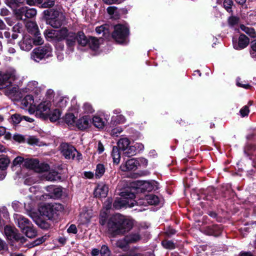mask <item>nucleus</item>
Masks as SVG:
<instances>
[{"mask_svg":"<svg viewBox=\"0 0 256 256\" xmlns=\"http://www.w3.org/2000/svg\"><path fill=\"white\" fill-rule=\"evenodd\" d=\"M132 226L133 222L132 220L126 218L118 214L112 216L108 222V231L114 236L130 230Z\"/></svg>","mask_w":256,"mask_h":256,"instance_id":"obj_1","label":"nucleus"},{"mask_svg":"<svg viewBox=\"0 0 256 256\" xmlns=\"http://www.w3.org/2000/svg\"><path fill=\"white\" fill-rule=\"evenodd\" d=\"M18 78L14 72L4 74L2 77L0 88L4 89L5 94L10 98L18 95V88L13 82Z\"/></svg>","mask_w":256,"mask_h":256,"instance_id":"obj_2","label":"nucleus"},{"mask_svg":"<svg viewBox=\"0 0 256 256\" xmlns=\"http://www.w3.org/2000/svg\"><path fill=\"white\" fill-rule=\"evenodd\" d=\"M122 198H116L113 206L116 209H120L124 206L132 207L135 204H144L146 202H142V200H140L136 202L134 198H136L135 194L132 192L126 191L122 193Z\"/></svg>","mask_w":256,"mask_h":256,"instance_id":"obj_3","label":"nucleus"},{"mask_svg":"<svg viewBox=\"0 0 256 256\" xmlns=\"http://www.w3.org/2000/svg\"><path fill=\"white\" fill-rule=\"evenodd\" d=\"M46 15L49 16L47 22L54 28L60 26L65 20L64 14L58 10L51 9L44 11Z\"/></svg>","mask_w":256,"mask_h":256,"instance_id":"obj_4","label":"nucleus"},{"mask_svg":"<svg viewBox=\"0 0 256 256\" xmlns=\"http://www.w3.org/2000/svg\"><path fill=\"white\" fill-rule=\"evenodd\" d=\"M128 34V28L126 25L118 24L114 26L112 36L117 42L123 44L126 42Z\"/></svg>","mask_w":256,"mask_h":256,"instance_id":"obj_5","label":"nucleus"},{"mask_svg":"<svg viewBox=\"0 0 256 256\" xmlns=\"http://www.w3.org/2000/svg\"><path fill=\"white\" fill-rule=\"evenodd\" d=\"M52 48L49 45L40 46L34 48L31 53V58L36 62L42 58H47L52 56Z\"/></svg>","mask_w":256,"mask_h":256,"instance_id":"obj_6","label":"nucleus"},{"mask_svg":"<svg viewBox=\"0 0 256 256\" xmlns=\"http://www.w3.org/2000/svg\"><path fill=\"white\" fill-rule=\"evenodd\" d=\"M61 152L64 158L66 159H74L76 154V159L79 160L81 158L82 155L76 150L72 145L67 143H62L60 145Z\"/></svg>","mask_w":256,"mask_h":256,"instance_id":"obj_7","label":"nucleus"},{"mask_svg":"<svg viewBox=\"0 0 256 256\" xmlns=\"http://www.w3.org/2000/svg\"><path fill=\"white\" fill-rule=\"evenodd\" d=\"M52 104L50 101L46 100L36 106V114L42 118H46L51 112Z\"/></svg>","mask_w":256,"mask_h":256,"instance_id":"obj_8","label":"nucleus"},{"mask_svg":"<svg viewBox=\"0 0 256 256\" xmlns=\"http://www.w3.org/2000/svg\"><path fill=\"white\" fill-rule=\"evenodd\" d=\"M66 38L67 44L69 46L74 45L75 42V34L68 33L67 28H62L58 30V41L61 40Z\"/></svg>","mask_w":256,"mask_h":256,"instance_id":"obj_9","label":"nucleus"},{"mask_svg":"<svg viewBox=\"0 0 256 256\" xmlns=\"http://www.w3.org/2000/svg\"><path fill=\"white\" fill-rule=\"evenodd\" d=\"M22 104L24 108H28L30 114H33L35 112L36 106L32 95L29 94L26 96L22 100Z\"/></svg>","mask_w":256,"mask_h":256,"instance_id":"obj_10","label":"nucleus"},{"mask_svg":"<svg viewBox=\"0 0 256 256\" xmlns=\"http://www.w3.org/2000/svg\"><path fill=\"white\" fill-rule=\"evenodd\" d=\"M4 232L10 239L13 238L16 241L20 242L21 243L25 242V238L20 234L16 233L11 226H6L4 228Z\"/></svg>","mask_w":256,"mask_h":256,"instance_id":"obj_11","label":"nucleus"},{"mask_svg":"<svg viewBox=\"0 0 256 256\" xmlns=\"http://www.w3.org/2000/svg\"><path fill=\"white\" fill-rule=\"evenodd\" d=\"M14 217L15 222L22 232L32 225L30 220L22 215L16 214L14 215Z\"/></svg>","mask_w":256,"mask_h":256,"instance_id":"obj_12","label":"nucleus"},{"mask_svg":"<svg viewBox=\"0 0 256 256\" xmlns=\"http://www.w3.org/2000/svg\"><path fill=\"white\" fill-rule=\"evenodd\" d=\"M138 165V160L134 158H131L122 163L120 168L122 171L129 172L135 170Z\"/></svg>","mask_w":256,"mask_h":256,"instance_id":"obj_13","label":"nucleus"},{"mask_svg":"<svg viewBox=\"0 0 256 256\" xmlns=\"http://www.w3.org/2000/svg\"><path fill=\"white\" fill-rule=\"evenodd\" d=\"M117 144L118 149L123 152L124 154L126 156L130 157V155L128 153L131 146L129 139L126 138H121L118 142Z\"/></svg>","mask_w":256,"mask_h":256,"instance_id":"obj_14","label":"nucleus"},{"mask_svg":"<svg viewBox=\"0 0 256 256\" xmlns=\"http://www.w3.org/2000/svg\"><path fill=\"white\" fill-rule=\"evenodd\" d=\"M108 186L103 183H100L98 184L95 188L94 194L96 198H106L108 194Z\"/></svg>","mask_w":256,"mask_h":256,"instance_id":"obj_15","label":"nucleus"},{"mask_svg":"<svg viewBox=\"0 0 256 256\" xmlns=\"http://www.w3.org/2000/svg\"><path fill=\"white\" fill-rule=\"evenodd\" d=\"M26 92H32L38 94L41 90V88L36 81L29 82L23 90Z\"/></svg>","mask_w":256,"mask_h":256,"instance_id":"obj_16","label":"nucleus"},{"mask_svg":"<svg viewBox=\"0 0 256 256\" xmlns=\"http://www.w3.org/2000/svg\"><path fill=\"white\" fill-rule=\"evenodd\" d=\"M52 208V204H48L40 206L38 208V211L40 215L44 216L48 218L53 217V211Z\"/></svg>","mask_w":256,"mask_h":256,"instance_id":"obj_17","label":"nucleus"},{"mask_svg":"<svg viewBox=\"0 0 256 256\" xmlns=\"http://www.w3.org/2000/svg\"><path fill=\"white\" fill-rule=\"evenodd\" d=\"M91 120L89 116H84L80 118L76 122V127L84 130L88 128L90 124Z\"/></svg>","mask_w":256,"mask_h":256,"instance_id":"obj_18","label":"nucleus"},{"mask_svg":"<svg viewBox=\"0 0 256 256\" xmlns=\"http://www.w3.org/2000/svg\"><path fill=\"white\" fill-rule=\"evenodd\" d=\"M20 46L23 50H30L32 47V38L30 36H25L23 40L20 42Z\"/></svg>","mask_w":256,"mask_h":256,"instance_id":"obj_19","label":"nucleus"},{"mask_svg":"<svg viewBox=\"0 0 256 256\" xmlns=\"http://www.w3.org/2000/svg\"><path fill=\"white\" fill-rule=\"evenodd\" d=\"M250 42L249 38L244 34H240L238 44H234V48L236 50H242L246 47Z\"/></svg>","mask_w":256,"mask_h":256,"instance_id":"obj_20","label":"nucleus"},{"mask_svg":"<svg viewBox=\"0 0 256 256\" xmlns=\"http://www.w3.org/2000/svg\"><path fill=\"white\" fill-rule=\"evenodd\" d=\"M23 166L29 169L34 170L36 172L39 170V162L36 159L26 158Z\"/></svg>","mask_w":256,"mask_h":256,"instance_id":"obj_21","label":"nucleus"},{"mask_svg":"<svg viewBox=\"0 0 256 256\" xmlns=\"http://www.w3.org/2000/svg\"><path fill=\"white\" fill-rule=\"evenodd\" d=\"M76 39L78 44L82 46L87 45L89 40V38H88L82 32H79L77 33L76 35L75 34Z\"/></svg>","mask_w":256,"mask_h":256,"instance_id":"obj_22","label":"nucleus"},{"mask_svg":"<svg viewBox=\"0 0 256 256\" xmlns=\"http://www.w3.org/2000/svg\"><path fill=\"white\" fill-rule=\"evenodd\" d=\"M44 34L48 40H58V30H46Z\"/></svg>","mask_w":256,"mask_h":256,"instance_id":"obj_23","label":"nucleus"},{"mask_svg":"<svg viewBox=\"0 0 256 256\" xmlns=\"http://www.w3.org/2000/svg\"><path fill=\"white\" fill-rule=\"evenodd\" d=\"M144 146L142 144L136 143L134 145H131L130 148V152H128L130 156L135 155L138 152L144 150Z\"/></svg>","mask_w":256,"mask_h":256,"instance_id":"obj_24","label":"nucleus"},{"mask_svg":"<svg viewBox=\"0 0 256 256\" xmlns=\"http://www.w3.org/2000/svg\"><path fill=\"white\" fill-rule=\"evenodd\" d=\"M28 30L32 34H36L39 30L36 24L32 20L28 21L26 24Z\"/></svg>","mask_w":256,"mask_h":256,"instance_id":"obj_25","label":"nucleus"},{"mask_svg":"<svg viewBox=\"0 0 256 256\" xmlns=\"http://www.w3.org/2000/svg\"><path fill=\"white\" fill-rule=\"evenodd\" d=\"M144 200L146 201V202L150 205H156L158 204L160 202L158 197L152 194L145 196Z\"/></svg>","mask_w":256,"mask_h":256,"instance_id":"obj_26","label":"nucleus"},{"mask_svg":"<svg viewBox=\"0 0 256 256\" xmlns=\"http://www.w3.org/2000/svg\"><path fill=\"white\" fill-rule=\"evenodd\" d=\"M240 28L250 36L253 38H256V32L254 28L241 25Z\"/></svg>","mask_w":256,"mask_h":256,"instance_id":"obj_27","label":"nucleus"},{"mask_svg":"<svg viewBox=\"0 0 256 256\" xmlns=\"http://www.w3.org/2000/svg\"><path fill=\"white\" fill-rule=\"evenodd\" d=\"M92 122L94 125L98 128H102L104 126V122L98 116H94Z\"/></svg>","mask_w":256,"mask_h":256,"instance_id":"obj_28","label":"nucleus"},{"mask_svg":"<svg viewBox=\"0 0 256 256\" xmlns=\"http://www.w3.org/2000/svg\"><path fill=\"white\" fill-rule=\"evenodd\" d=\"M100 40L101 39L98 40L94 37H90L88 44L91 49L96 50L99 46Z\"/></svg>","mask_w":256,"mask_h":256,"instance_id":"obj_29","label":"nucleus"},{"mask_svg":"<svg viewBox=\"0 0 256 256\" xmlns=\"http://www.w3.org/2000/svg\"><path fill=\"white\" fill-rule=\"evenodd\" d=\"M60 116L61 112L60 110L58 109H54L52 111L51 110V112H50V114L48 116V117H49L50 121L56 122L59 119Z\"/></svg>","mask_w":256,"mask_h":256,"instance_id":"obj_30","label":"nucleus"},{"mask_svg":"<svg viewBox=\"0 0 256 256\" xmlns=\"http://www.w3.org/2000/svg\"><path fill=\"white\" fill-rule=\"evenodd\" d=\"M46 180L49 181H56L60 178V176L59 174L55 172H50L46 174Z\"/></svg>","mask_w":256,"mask_h":256,"instance_id":"obj_31","label":"nucleus"},{"mask_svg":"<svg viewBox=\"0 0 256 256\" xmlns=\"http://www.w3.org/2000/svg\"><path fill=\"white\" fill-rule=\"evenodd\" d=\"M26 6L16 8L14 12L16 18L20 20H26Z\"/></svg>","mask_w":256,"mask_h":256,"instance_id":"obj_32","label":"nucleus"},{"mask_svg":"<svg viewBox=\"0 0 256 256\" xmlns=\"http://www.w3.org/2000/svg\"><path fill=\"white\" fill-rule=\"evenodd\" d=\"M112 156V157L114 162L117 164H118L120 161V156L119 150L117 147L114 146L113 148Z\"/></svg>","mask_w":256,"mask_h":256,"instance_id":"obj_33","label":"nucleus"},{"mask_svg":"<svg viewBox=\"0 0 256 256\" xmlns=\"http://www.w3.org/2000/svg\"><path fill=\"white\" fill-rule=\"evenodd\" d=\"M96 30L97 34H102V36L106 38L109 35L110 32L107 26H98L96 28Z\"/></svg>","mask_w":256,"mask_h":256,"instance_id":"obj_34","label":"nucleus"},{"mask_svg":"<svg viewBox=\"0 0 256 256\" xmlns=\"http://www.w3.org/2000/svg\"><path fill=\"white\" fill-rule=\"evenodd\" d=\"M22 232L25 234L26 236L30 238H33L36 235V231L32 226V225Z\"/></svg>","mask_w":256,"mask_h":256,"instance_id":"obj_35","label":"nucleus"},{"mask_svg":"<svg viewBox=\"0 0 256 256\" xmlns=\"http://www.w3.org/2000/svg\"><path fill=\"white\" fill-rule=\"evenodd\" d=\"M128 244L136 242L140 240V236L138 234H131L126 236Z\"/></svg>","mask_w":256,"mask_h":256,"instance_id":"obj_36","label":"nucleus"},{"mask_svg":"<svg viewBox=\"0 0 256 256\" xmlns=\"http://www.w3.org/2000/svg\"><path fill=\"white\" fill-rule=\"evenodd\" d=\"M69 99L66 96H61L58 98L56 104L58 106L64 108H65L68 104Z\"/></svg>","mask_w":256,"mask_h":256,"instance_id":"obj_37","label":"nucleus"},{"mask_svg":"<svg viewBox=\"0 0 256 256\" xmlns=\"http://www.w3.org/2000/svg\"><path fill=\"white\" fill-rule=\"evenodd\" d=\"M10 162V160L7 156H3L0 158V168L4 170L7 168Z\"/></svg>","mask_w":256,"mask_h":256,"instance_id":"obj_38","label":"nucleus"},{"mask_svg":"<svg viewBox=\"0 0 256 256\" xmlns=\"http://www.w3.org/2000/svg\"><path fill=\"white\" fill-rule=\"evenodd\" d=\"M75 116L72 114H68L64 116V122L70 126H74L75 124Z\"/></svg>","mask_w":256,"mask_h":256,"instance_id":"obj_39","label":"nucleus"},{"mask_svg":"<svg viewBox=\"0 0 256 256\" xmlns=\"http://www.w3.org/2000/svg\"><path fill=\"white\" fill-rule=\"evenodd\" d=\"M222 230V228L220 226H214L210 228L208 234L217 236L221 234Z\"/></svg>","mask_w":256,"mask_h":256,"instance_id":"obj_40","label":"nucleus"},{"mask_svg":"<svg viewBox=\"0 0 256 256\" xmlns=\"http://www.w3.org/2000/svg\"><path fill=\"white\" fill-rule=\"evenodd\" d=\"M105 172V168L103 164H98L96 170V176L98 178L101 177Z\"/></svg>","mask_w":256,"mask_h":256,"instance_id":"obj_41","label":"nucleus"},{"mask_svg":"<svg viewBox=\"0 0 256 256\" xmlns=\"http://www.w3.org/2000/svg\"><path fill=\"white\" fill-rule=\"evenodd\" d=\"M47 190L51 193H54L56 196H59L62 194V190L60 188H56L53 186L47 187Z\"/></svg>","mask_w":256,"mask_h":256,"instance_id":"obj_42","label":"nucleus"},{"mask_svg":"<svg viewBox=\"0 0 256 256\" xmlns=\"http://www.w3.org/2000/svg\"><path fill=\"white\" fill-rule=\"evenodd\" d=\"M34 35V38H32V44L35 45H41L43 44L44 40L40 36V34L39 32L38 34Z\"/></svg>","mask_w":256,"mask_h":256,"instance_id":"obj_43","label":"nucleus"},{"mask_svg":"<svg viewBox=\"0 0 256 256\" xmlns=\"http://www.w3.org/2000/svg\"><path fill=\"white\" fill-rule=\"evenodd\" d=\"M25 14L26 19L27 18H32L36 14V11L34 8H28L26 7Z\"/></svg>","mask_w":256,"mask_h":256,"instance_id":"obj_44","label":"nucleus"},{"mask_svg":"<svg viewBox=\"0 0 256 256\" xmlns=\"http://www.w3.org/2000/svg\"><path fill=\"white\" fill-rule=\"evenodd\" d=\"M39 4H42L44 8H50L54 5L53 0H39Z\"/></svg>","mask_w":256,"mask_h":256,"instance_id":"obj_45","label":"nucleus"},{"mask_svg":"<svg viewBox=\"0 0 256 256\" xmlns=\"http://www.w3.org/2000/svg\"><path fill=\"white\" fill-rule=\"evenodd\" d=\"M53 212V216L57 212L62 211L64 210L62 205L58 203H55L52 204V208Z\"/></svg>","mask_w":256,"mask_h":256,"instance_id":"obj_46","label":"nucleus"},{"mask_svg":"<svg viewBox=\"0 0 256 256\" xmlns=\"http://www.w3.org/2000/svg\"><path fill=\"white\" fill-rule=\"evenodd\" d=\"M100 254L101 256H110V251L106 246L103 245L101 248Z\"/></svg>","mask_w":256,"mask_h":256,"instance_id":"obj_47","label":"nucleus"},{"mask_svg":"<svg viewBox=\"0 0 256 256\" xmlns=\"http://www.w3.org/2000/svg\"><path fill=\"white\" fill-rule=\"evenodd\" d=\"M27 141L30 144H34L38 146H41V142H40L39 140L34 136H30L28 138Z\"/></svg>","mask_w":256,"mask_h":256,"instance_id":"obj_48","label":"nucleus"},{"mask_svg":"<svg viewBox=\"0 0 256 256\" xmlns=\"http://www.w3.org/2000/svg\"><path fill=\"white\" fill-rule=\"evenodd\" d=\"M233 4L232 0H224V6L227 12H232V6Z\"/></svg>","mask_w":256,"mask_h":256,"instance_id":"obj_49","label":"nucleus"},{"mask_svg":"<svg viewBox=\"0 0 256 256\" xmlns=\"http://www.w3.org/2000/svg\"><path fill=\"white\" fill-rule=\"evenodd\" d=\"M112 119L116 124H122L126 122V118L122 115H118L116 116H112Z\"/></svg>","mask_w":256,"mask_h":256,"instance_id":"obj_50","label":"nucleus"},{"mask_svg":"<svg viewBox=\"0 0 256 256\" xmlns=\"http://www.w3.org/2000/svg\"><path fill=\"white\" fill-rule=\"evenodd\" d=\"M250 48V53L252 56V58H256V40L251 42Z\"/></svg>","mask_w":256,"mask_h":256,"instance_id":"obj_51","label":"nucleus"},{"mask_svg":"<svg viewBox=\"0 0 256 256\" xmlns=\"http://www.w3.org/2000/svg\"><path fill=\"white\" fill-rule=\"evenodd\" d=\"M82 108L86 113H92L94 112L92 105L88 102L84 103Z\"/></svg>","mask_w":256,"mask_h":256,"instance_id":"obj_52","label":"nucleus"},{"mask_svg":"<svg viewBox=\"0 0 256 256\" xmlns=\"http://www.w3.org/2000/svg\"><path fill=\"white\" fill-rule=\"evenodd\" d=\"M128 244V241L126 240V238H124L122 239L119 240L116 242V246L120 248H124Z\"/></svg>","mask_w":256,"mask_h":256,"instance_id":"obj_53","label":"nucleus"},{"mask_svg":"<svg viewBox=\"0 0 256 256\" xmlns=\"http://www.w3.org/2000/svg\"><path fill=\"white\" fill-rule=\"evenodd\" d=\"M162 246L166 248L172 249L174 248V244L170 240H164L162 242Z\"/></svg>","mask_w":256,"mask_h":256,"instance_id":"obj_54","label":"nucleus"},{"mask_svg":"<svg viewBox=\"0 0 256 256\" xmlns=\"http://www.w3.org/2000/svg\"><path fill=\"white\" fill-rule=\"evenodd\" d=\"M24 160L25 159L22 156H17L13 160L12 164L14 166H16L21 164L22 163L24 164Z\"/></svg>","mask_w":256,"mask_h":256,"instance_id":"obj_55","label":"nucleus"},{"mask_svg":"<svg viewBox=\"0 0 256 256\" xmlns=\"http://www.w3.org/2000/svg\"><path fill=\"white\" fill-rule=\"evenodd\" d=\"M123 130L121 127H117L113 128L110 132V134L114 136H118L122 132Z\"/></svg>","mask_w":256,"mask_h":256,"instance_id":"obj_56","label":"nucleus"},{"mask_svg":"<svg viewBox=\"0 0 256 256\" xmlns=\"http://www.w3.org/2000/svg\"><path fill=\"white\" fill-rule=\"evenodd\" d=\"M12 120L13 123L18 124L22 120V116L18 114H14L12 116Z\"/></svg>","mask_w":256,"mask_h":256,"instance_id":"obj_57","label":"nucleus"},{"mask_svg":"<svg viewBox=\"0 0 256 256\" xmlns=\"http://www.w3.org/2000/svg\"><path fill=\"white\" fill-rule=\"evenodd\" d=\"M38 168L39 170H36L37 172H42L47 171L49 170L50 167L48 164H39Z\"/></svg>","mask_w":256,"mask_h":256,"instance_id":"obj_58","label":"nucleus"},{"mask_svg":"<svg viewBox=\"0 0 256 256\" xmlns=\"http://www.w3.org/2000/svg\"><path fill=\"white\" fill-rule=\"evenodd\" d=\"M239 18L236 16H231L228 18V24L233 26L237 24L238 22Z\"/></svg>","mask_w":256,"mask_h":256,"instance_id":"obj_59","label":"nucleus"},{"mask_svg":"<svg viewBox=\"0 0 256 256\" xmlns=\"http://www.w3.org/2000/svg\"><path fill=\"white\" fill-rule=\"evenodd\" d=\"M14 140L18 142H22L24 140V138L23 136L19 134H16L13 136Z\"/></svg>","mask_w":256,"mask_h":256,"instance_id":"obj_60","label":"nucleus"},{"mask_svg":"<svg viewBox=\"0 0 256 256\" xmlns=\"http://www.w3.org/2000/svg\"><path fill=\"white\" fill-rule=\"evenodd\" d=\"M67 232L68 233H72L73 234H76L78 230L76 226L74 224H71L68 228Z\"/></svg>","mask_w":256,"mask_h":256,"instance_id":"obj_61","label":"nucleus"},{"mask_svg":"<svg viewBox=\"0 0 256 256\" xmlns=\"http://www.w3.org/2000/svg\"><path fill=\"white\" fill-rule=\"evenodd\" d=\"M240 113L242 116H246L249 113L248 107L246 106H244L240 110Z\"/></svg>","mask_w":256,"mask_h":256,"instance_id":"obj_62","label":"nucleus"},{"mask_svg":"<svg viewBox=\"0 0 256 256\" xmlns=\"http://www.w3.org/2000/svg\"><path fill=\"white\" fill-rule=\"evenodd\" d=\"M46 240V238L44 237H40L36 240H35L33 242V246H36L44 242Z\"/></svg>","mask_w":256,"mask_h":256,"instance_id":"obj_63","label":"nucleus"},{"mask_svg":"<svg viewBox=\"0 0 256 256\" xmlns=\"http://www.w3.org/2000/svg\"><path fill=\"white\" fill-rule=\"evenodd\" d=\"M112 200L111 199H108L104 203V208L106 210H108L111 208Z\"/></svg>","mask_w":256,"mask_h":256,"instance_id":"obj_64","label":"nucleus"}]
</instances>
